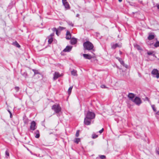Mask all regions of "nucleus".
<instances>
[{
    "label": "nucleus",
    "mask_w": 159,
    "mask_h": 159,
    "mask_svg": "<svg viewBox=\"0 0 159 159\" xmlns=\"http://www.w3.org/2000/svg\"><path fill=\"white\" fill-rule=\"evenodd\" d=\"M104 130L103 128H102L101 130L99 131V132L100 134H101L103 131Z\"/></svg>",
    "instance_id": "obj_38"
},
{
    "label": "nucleus",
    "mask_w": 159,
    "mask_h": 159,
    "mask_svg": "<svg viewBox=\"0 0 159 159\" xmlns=\"http://www.w3.org/2000/svg\"><path fill=\"white\" fill-rule=\"evenodd\" d=\"M71 35L70 32L68 30H67L66 31V38L67 40H69L71 39Z\"/></svg>",
    "instance_id": "obj_9"
},
{
    "label": "nucleus",
    "mask_w": 159,
    "mask_h": 159,
    "mask_svg": "<svg viewBox=\"0 0 159 159\" xmlns=\"http://www.w3.org/2000/svg\"><path fill=\"white\" fill-rule=\"evenodd\" d=\"M62 2L63 4H64L66 2H67L66 1V0H62Z\"/></svg>",
    "instance_id": "obj_41"
},
{
    "label": "nucleus",
    "mask_w": 159,
    "mask_h": 159,
    "mask_svg": "<svg viewBox=\"0 0 159 159\" xmlns=\"http://www.w3.org/2000/svg\"><path fill=\"white\" fill-rule=\"evenodd\" d=\"M65 28H64L63 27H61V26H59L58 28V29L59 30H64V29H65Z\"/></svg>",
    "instance_id": "obj_31"
},
{
    "label": "nucleus",
    "mask_w": 159,
    "mask_h": 159,
    "mask_svg": "<svg viewBox=\"0 0 159 159\" xmlns=\"http://www.w3.org/2000/svg\"><path fill=\"white\" fill-rule=\"evenodd\" d=\"M56 32V34H57V35L58 36V35H59V34H58V30H57Z\"/></svg>",
    "instance_id": "obj_45"
},
{
    "label": "nucleus",
    "mask_w": 159,
    "mask_h": 159,
    "mask_svg": "<svg viewBox=\"0 0 159 159\" xmlns=\"http://www.w3.org/2000/svg\"><path fill=\"white\" fill-rule=\"evenodd\" d=\"M156 114L157 115H159V111L157 112Z\"/></svg>",
    "instance_id": "obj_46"
},
{
    "label": "nucleus",
    "mask_w": 159,
    "mask_h": 159,
    "mask_svg": "<svg viewBox=\"0 0 159 159\" xmlns=\"http://www.w3.org/2000/svg\"><path fill=\"white\" fill-rule=\"evenodd\" d=\"M101 87L102 88H106L105 85H102L101 86Z\"/></svg>",
    "instance_id": "obj_42"
},
{
    "label": "nucleus",
    "mask_w": 159,
    "mask_h": 159,
    "mask_svg": "<svg viewBox=\"0 0 159 159\" xmlns=\"http://www.w3.org/2000/svg\"><path fill=\"white\" fill-rule=\"evenodd\" d=\"M72 48V46H67L63 50V51L64 52H69L71 50Z\"/></svg>",
    "instance_id": "obj_8"
},
{
    "label": "nucleus",
    "mask_w": 159,
    "mask_h": 159,
    "mask_svg": "<svg viewBox=\"0 0 159 159\" xmlns=\"http://www.w3.org/2000/svg\"><path fill=\"white\" fill-rule=\"evenodd\" d=\"M77 39L75 38H72L70 40V43L71 44L74 45L77 43Z\"/></svg>",
    "instance_id": "obj_13"
},
{
    "label": "nucleus",
    "mask_w": 159,
    "mask_h": 159,
    "mask_svg": "<svg viewBox=\"0 0 159 159\" xmlns=\"http://www.w3.org/2000/svg\"><path fill=\"white\" fill-rule=\"evenodd\" d=\"M83 46L85 50L94 51V50L93 49V45L89 41H87L84 43Z\"/></svg>",
    "instance_id": "obj_2"
},
{
    "label": "nucleus",
    "mask_w": 159,
    "mask_h": 159,
    "mask_svg": "<svg viewBox=\"0 0 159 159\" xmlns=\"http://www.w3.org/2000/svg\"><path fill=\"white\" fill-rule=\"evenodd\" d=\"M106 156L103 155H101L99 156V157H97L96 159H99V158H101V159H104L106 158Z\"/></svg>",
    "instance_id": "obj_23"
},
{
    "label": "nucleus",
    "mask_w": 159,
    "mask_h": 159,
    "mask_svg": "<svg viewBox=\"0 0 159 159\" xmlns=\"http://www.w3.org/2000/svg\"><path fill=\"white\" fill-rule=\"evenodd\" d=\"M13 45L18 48H20V45L16 41L14 42L13 43Z\"/></svg>",
    "instance_id": "obj_20"
},
{
    "label": "nucleus",
    "mask_w": 159,
    "mask_h": 159,
    "mask_svg": "<svg viewBox=\"0 0 159 159\" xmlns=\"http://www.w3.org/2000/svg\"><path fill=\"white\" fill-rule=\"evenodd\" d=\"M72 88L73 86H71L69 88L68 90V93L69 95H70V94Z\"/></svg>",
    "instance_id": "obj_24"
},
{
    "label": "nucleus",
    "mask_w": 159,
    "mask_h": 159,
    "mask_svg": "<svg viewBox=\"0 0 159 159\" xmlns=\"http://www.w3.org/2000/svg\"><path fill=\"white\" fill-rule=\"evenodd\" d=\"M36 128V123L34 121H33L30 124V129L33 131L35 130Z\"/></svg>",
    "instance_id": "obj_5"
},
{
    "label": "nucleus",
    "mask_w": 159,
    "mask_h": 159,
    "mask_svg": "<svg viewBox=\"0 0 159 159\" xmlns=\"http://www.w3.org/2000/svg\"><path fill=\"white\" fill-rule=\"evenodd\" d=\"M5 154L7 156H9V153L7 150L6 151Z\"/></svg>",
    "instance_id": "obj_33"
},
{
    "label": "nucleus",
    "mask_w": 159,
    "mask_h": 159,
    "mask_svg": "<svg viewBox=\"0 0 159 159\" xmlns=\"http://www.w3.org/2000/svg\"><path fill=\"white\" fill-rule=\"evenodd\" d=\"M85 115V117L84 119V123L85 125H89L91 123V120L95 118V114L93 112L88 111Z\"/></svg>",
    "instance_id": "obj_1"
},
{
    "label": "nucleus",
    "mask_w": 159,
    "mask_h": 159,
    "mask_svg": "<svg viewBox=\"0 0 159 159\" xmlns=\"http://www.w3.org/2000/svg\"><path fill=\"white\" fill-rule=\"evenodd\" d=\"M83 56L86 59L90 60L92 58V57L90 55L88 54H83Z\"/></svg>",
    "instance_id": "obj_10"
},
{
    "label": "nucleus",
    "mask_w": 159,
    "mask_h": 159,
    "mask_svg": "<svg viewBox=\"0 0 159 159\" xmlns=\"http://www.w3.org/2000/svg\"><path fill=\"white\" fill-rule=\"evenodd\" d=\"M52 30L53 32H56L57 30L56 28H53L52 29Z\"/></svg>",
    "instance_id": "obj_36"
},
{
    "label": "nucleus",
    "mask_w": 159,
    "mask_h": 159,
    "mask_svg": "<svg viewBox=\"0 0 159 159\" xmlns=\"http://www.w3.org/2000/svg\"><path fill=\"white\" fill-rule=\"evenodd\" d=\"M23 121L25 124H27L28 123L29 120L27 118L25 117L23 118Z\"/></svg>",
    "instance_id": "obj_22"
},
{
    "label": "nucleus",
    "mask_w": 159,
    "mask_h": 159,
    "mask_svg": "<svg viewBox=\"0 0 159 159\" xmlns=\"http://www.w3.org/2000/svg\"><path fill=\"white\" fill-rule=\"evenodd\" d=\"M135 95L134 94L132 93H129L128 96V97L131 100L133 101V98L134 97Z\"/></svg>",
    "instance_id": "obj_11"
},
{
    "label": "nucleus",
    "mask_w": 159,
    "mask_h": 159,
    "mask_svg": "<svg viewBox=\"0 0 159 159\" xmlns=\"http://www.w3.org/2000/svg\"><path fill=\"white\" fill-rule=\"evenodd\" d=\"M151 74L153 75H156V77L157 78H159V73H158V70L157 69H153L151 72Z\"/></svg>",
    "instance_id": "obj_6"
},
{
    "label": "nucleus",
    "mask_w": 159,
    "mask_h": 159,
    "mask_svg": "<svg viewBox=\"0 0 159 159\" xmlns=\"http://www.w3.org/2000/svg\"><path fill=\"white\" fill-rule=\"evenodd\" d=\"M154 35L152 34H150L148 37V39L149 40H151L154 38Z\"/></svg>",
    "instance_id": "obj_18"
},
{
    "label": "nucleus",
    "mask_w": 159,
    "mask_h": 159,
    "mask_svg": "<svg viewBox=\"0 0 159 159\" xmlns=\"http://www.w3.org/2000/svg\"><path fill=\"white\" fill-rule=\"evenodd\" d=\"M80 141V139L79 138H75V142L77 143H78Z\"/></svg>",
    "instance_id": "obj_29"
},
{
    "label": "nucleus",
    "mask_w": 159,
    "mask_h": 159,
    "mask_svg": "<svg viewBox=\"0 0 159 159\" xmlns=\"http://www.w3.org/2000/svg\"><path fill=\"white\" fill-rule=\"evenodd\" d=\"M155 47H159V41H157L154 44Z\"/></svg>",
    "instance_id": "obj_26"
},
{
    "label": "nucleus",
    "mask_w": 159,
    "mask_h": 159,
    "mask_svg": "<svg viewBox=\"0 0 159 159\" xmlns=\"http://www.w3.org/2000/svg\"><path fill=\"white\" fill-rule=\"evenodd\" d=\"M122 0H118V1L119 2H121L122 1Z\"/></svg>",
    "instance_id": "obj_48"
},
{
    "label": "nucleus",
    "mask_w": 159,
    "mask_h": 159,
    "mask_svg": "<svg viewBox=\"0 0 159 159\" xmlns=\"http://www.w3.org/2000/svg\"><path fill=\"white\" fill-rule=\"evenodd\" d=\"M156 6H157V9H159V5L158 4H157Z\"/></svg>",
    "instance_id": "obj_44"
},
{
    "label": "nucleus",
    "mask_w": 159,
    "mask_h": 159,
    "mask_svg": "<svg viewBox=\"0 0 159 159\" xmlns=\"http://www.w3.org/2000/svg\"><path fill=\"white\" fill-rule=\"evenodd\" d=\"M153 52H147V53L148 55H152L153 54Z\"/></svg>",
    "instance_id": "obj_35"
},
{
    "label": "nucleus",
    "mask_w": 159,
    "mask_h": 159,
    "mask_svg": "<svg viewBox=\"0 0 159 159\" xmlns=\"http://www.w3.org/2000/svg\"><path fill=\"white\" fill-rule=\"evenodd\" d=\"M151 107L154 111L156 112L157 111V110L156 108L155 107V105H151Z\"/></svg>",
    "instance_id": "obj_27"
},
{
    "label": "nucleus",
    "mask_w": 159,
    "mask_h": 159,
    "mask_svg": "<svg viewBox=\"0 0 159 159\" xmlns=\"http://www.w3.org/2000/svg\"><path fill=\"white\" fill-rule=\"evenodd\" d=\"M71 74L74 76H77V71L76 70H73L71 71Z\"/></svg>",
    "instance_id": "obj_16"
},
{
    "label": "nucleus",
    "mask_w": 159,
    "mask_h": 159,
    "mask_svg": "<svg viewBox=\"0 0 159 159\" xmlns=\"http://www.w3.org/2000/svg\"><path fill=\"white\" fill-rule=\"evenodd\" d=\"M48 43L49 44H51L53 40V39L52 37H48Z\"/></svg>",
    "instance_id": "obj_21"
},
{
    "label": "nucleus",
    "mask_w": 159,
    "mask_h": 159,
    "mask_svg": "<svg viewBox=\"0 0 159 159\" xmlns=\"http://www.w3.org/2000/svg\"><path fill=\"white\" fill-rule=\"evenodd\" d=\"M156 152L159 155V148H158V149L157 150H156Z\"/></svg>",
    "instance_id": "obj_40"
},
{
    "label": "nucleus",
    "mask_w": 159,
    "mask_h": 159,
    "mask_svg": "<svg viewBox=\"0 0 159 159\" xmlns=\"http://www.w3.org/2000/svg\"><path fill=\"white\" fill-rule=\"evenodd\" d=\"M35 137L36 138H38L39 137L40 134L39 131L38 130H36L35 132Z\"/></svg>",
    "instance_id": "obj_17"
},
{
    "label": "nucleus",
    "mask_w": 159,
    "mask_h": 159,
    "mask_svg": "<svg viewBox=\"0 0 159 159\" xmlns=\"http://www.w3.org/2000/svg\"><path fill=\"white\" fill-rule=\"evenodd\" d=\"M64 5V6L67 9H68L70 7L69 3L68 2H66L64 4H63Z\"/></svg>",
    "instance_id": "obj_19"
},
{
    "label": "nucleus",
    "mask_w": 159,
    "mask_h": 159,
    "mask_svg": "<svg viewBox=\"0 0 159 159\" xmlns=\"http://www.w3.org/2000/svg\"><path fill=\"white\" fill-rule=\"evenodd\" d=\"M145 98L146 99V100H147L149 102H150L151 103V102H150L148 98V97H146Z\"/></svg>",
    "instance_id": "obj_43"
},
{
    "label": "nucleus",
    "mask_w": 159,
    "mask_h": 159,
    "mask_svg": "<svg viewBox=\"0 0 159 159\" xmlns=\"http://www.w3.org/2000/svg\"><path fill=\"white\" fill-rule=\"evenodd\" d=\"M15 89L16 90V91H18L19 89V88L18 87H16Z\"/></svg>",
    "instance_id": "obj_37"
},
{
    "label": "nucleus",
    "mask_w": 159,
    "mask_h": 159,
    "mask_svg": "<svg viewBox=\"0 0 159 159\" xmlns=\"http://www.w3.org/2000/svg\"><path fill=\"white\" fill-rule=\"evenodd\" d=\"M120 54H122V52L121 51L120 52Z\"/></svg>",
    "instance_id": "obj_49"
},
{
    "label": "nucleus",
    "mask_w": 159,
    "mask_h": 159,
    "mask_svg": "<svg viewBox=\"0 0 159 159\" xmlns=\"http://www.w3.org/2000/svg\"><path fill=\"white\" fill-rule=\"evenodd\" d=\"M133 101L137 105H139L142 103V101L140 98L137 97H136L133 100Z\"/></svg>",
    "instance_id": "obj_4"
},
{
    "label": "nucleus",
    "mask_w": 159,
    "mask_h": 159,
    "mask_svg": "<svg viewBox=\"0 0 159 159\" xmlns=\"http://www.w3.org/2000/svg\"><path fill=\"white\" fill-rule=\"evenodd\" d=\"M98 135L95 134H93L92 135V138L93 139H95L98 137Z\"/></svg>",
    "instance_id": "obj_30"
},
{
    "label": "nucleus",
    "mask_w": 159,
    "mask_h": 159,
    "mask_svg": "<svg viewBox=\"0 0 159 159\" xmlns=\"http://www.w3.org/2000/svg\"><path fill=\"white\" fill-rule=\"evenodd\" d=\"M116 58L119 61L121 65L126 68L127 67V65L125 64L124 62L121 58L118 57H116Z\"/></svg>",
    "instance_id": "obj_7"
},
{
    "label": "nucleus",
    "mask_w": 159,
    "mask_h": 159,
    "mask_svg": "<svg viewBox=\"0 0 159 159\" xmlns=\"http://www.w3.org/2000/svg\"><path fill=\"white\" fill-rule=\"evenodd\" d=\"M8 111L10 114V117L11 118L12 117V115L11 112L9 110H8Z\"/></svg>",
    "instance_id": "obj_34"
},
{
    "label": "nucleus",
    "mask_w": 159,
    "mask_h": 159,
    "mask_svg": "<svg viewBox=\"0 0 159 159\" xmlns=\"http://www.w3.org/2000/svg\"><path fill=\"white\" fill-rule=\"evenodd\" d=\"M33 71L34 73V74L35 75L36 74H39L40 73L39 72L38 70H36L34 69H33L32 70Z\"/></svg>",
    "instance_id": "obj_25"
},
{
    "label": "nucleus",
    "mask_w": 159,
    "mask_h": 159,
    "mask_svg": "<svg viewBox=\"0 0 159 159\" xmlns=\"http://www.w3.org/2000/svg\"><path fill=\"white\" fill-rule=\"evenodd\" d=\"M52 108L54 111L56 113H59L61 110V108L59 105H53L52 106Z\"/></svg>",
    "instance_id": "obj_3"
},
{
    "label": "nucleus",
    "mask_w": 159,
    "mask_h": 159,
    "mask_svg": "<svg viewBox=\"0 0 159 159\" xmlns=\"http://www.w3.org/2000/svg\"><path fill=\"white\" fill-rule=\"evenodd\" d=\"M76 17H79V14H77V15H76Z\"/></svg>",
    "instance_id": "obj_47"
},
{
    "label": "nucleus",
    "mask_w": 159,
    "mask_h": 159,
    "mask_svg": "<svg viewBox=\"0 0 159 159\" xmlns=\"http://www.w3.org/2000/svg\"><path fill=\"white\" fill-rule=\"evenodd\" d=\"M60 74L58 72H55L54 75L53 79L54 80H57L59 77H60Z\"/></svg>",
    "instance_id": "obj_12"
},
{
    "label": "nucleus",
    "mask_w": 159,
    "mask_h": 159,
    "mask_svg": "<svg viewBox=\"0 0 159 159\" xmlns=\"http://www.w3.org/2000/svg\"><path fill=\"white\" fill-rule=\"evenodd\" d=\"M67 23L69 25H70L72 27L73 26L74 24L72 22L68 21L67 22Z\"/></svg>",
    "instance_id": "obj_28"
},
{
    "label": "nucleus",
    "mask_w": 159,
    "mask_h": 159,
    "mask_svg": "<svg viewBox=\"0 0 159 159\" xmlns=\"http://www.w3.org/2000/svg\"><path fill=\"white\" fill-rule=\"evenodd\" d=\"M134 48H136V49H137V50H139V51L142 50V49L140 47V46H139L138 44H134Z\"/></svg>",
    "instance_id": "obj_15"
},
{
    "label": "nucleus",
    "mask_w": 159,
    "mask_h": 159,
    "mask_svg": "<svg viewBox=\"0 0 159 159\" xmlns=\"http://www.w3.org/2000/svg\"><path fill=\"white\" fill-rule=\"evenodd\" d=\"M54 33H52L51 34L50 36H48V37H52L54 36Z\"/></svg>",
    "instance_id": "obj_39"
},
{
    "label": "nucleus",
    "mask_w": 159,
    "mask_h": 159,
    "mask_svg": "<svg viewBox=\"0 0 159 159\" xmlns=\"http://www.w3.org/2000/svg\"><path fill=\"white\" fill-rule=\"evenodd\" d=\"M121 46V44L116 43L113 45L112 46V48L113 49H115L117 47H120Z\"/></svg>",
    "instance_id": "obj_14"
},
{
    "label": "nucleus",
    "mask_w": 159,
    "mask_h": 159,
    "mask_svg": "<svg viewBox=\"0 0 159 159\" xmlns=\"http://www.w3.org/2000/svg\"><path fill=\"white\" fill-rule=\"evenodd\" d=\"M79 130H77L75 134V136L78 137L79 136Z\"/></svg>",
    "instance_id": "obj_32"
}]
</instances>
